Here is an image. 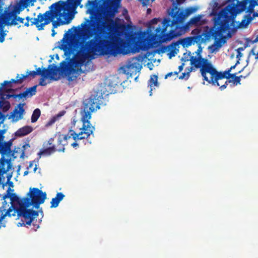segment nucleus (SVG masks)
<instances>
[{"label":"nucleus","instance_id":"nucleus-6","mask_svg":"<svg viewBox=\"0 0 258 258\" xmlns=\"http://www.w3.org/2000/svg\"><path fill=\"white\" fill-rule=\"evenodd\" d=\"M224 27L221 26L220 27L219 31H215L213 29H209V27L207 26L204 30L202 33H200L197 35L192 37H187L183 39H181L179 40L180 44H181L183 47H188L196 43H202L206 42L208 40H210V37L211 36H216L219 34V32L221 33L223 30H224Z\"/></svg>","mask_w":258,"mask_h":258},{"label":"nucleus","instance_id":"nucleus-30","mask_svg":"<svg viewBox=\"0 0 258 258\" xmlns=\"http://www.w3.org/2000/svg\"><path fill=\"white\" fill-rule=\"evenodd\" d=\"M24 81L23 78L22 77V76L21 77H20V75L19 74L17 75L16 77V79H12L10 81H5V84L8 83H16V84H22Z\"/></svg>","mask_w":258,"mask_h":258},{"label":"nucleus","instance_id":"nucleus-31","mask_svg":"<svg viewBox=\"0 0 258 258\" xmlns=\"http://www.w3.org/2000/svg\"><path fill=\"white\" fill-rule=\"evenodd\" d=\"M257 5V2L255 0H249L248 11L249 12L247 15H251L253 12L254 8L255 6ZM251 17V15H250Z\"/></svg>","mask_w":258,"mask_h":258},{"label":"nucleus","instance_id":"nucleus-55","mask_svg":"<svg viewBox=\"0 0 258 258\" xmlns=\"http://www.w3.org/2000/svg\"><path fill=\"white\" fill-rule=\"evenodd\" d=\"M54 142V139L51 138L50 139H49V140L48 141V144L50 145V146H52L53 145V143Z\"/></svg>","mask_w":258,"mask_h":258},{"label":"nucleus","instance_id":"nucleus-22","mask_svg":"<svg viewBox=\"0 0 258 258\" xmlns=\"http://www.w3.org/2000/svg\"><path fill=\"white\" fill-rule=\"evenodd\" d=\"M10 201L11 206L14 205L15 203L19 204L20 206V208L22 207V204H23V198L20 199L19 198L16 194L11 193L10 195Z\"/></svg>","mask_w":258,"mask_h":258},{"label":"nucleus","instance_id":"nucleus-48","mask_svg":"<svg viewBox=\"0 0 258 258\" xmlns=\"http://www.w3.org/2000/svg\"><path fill=\"white\" fill-rule=\"evenodd\" d=\"M176 54H177V51L170 50V52L168 53L169 58H171L172 57L175 56V55Z\"/></svg>","mask_w":258,"mask_h":258},{"label":"nucleus","instance_id":"nucleus-27","mask_svg":"<svg viewBox=\"0 0 258 258\" xmlns=\"http://www.w3.org/2000/svg\"><path fill=\"white\" fill-rule=\"evenodd\" d=\"M37 85H35L32 87H30L29 88H27L25 91H24L25 94L26 95L27 97H32V96L36 94V89H37Z\"/></svg>","mask_w":258,"mask_h":258},{"label":"nucleus","instance_id":"nucleus-62","mask_svg":"<svg viewBox=\"0 0 258 258\" xmlns=\"http://www.w3.org/2000/svg\"><path fill=\"white\" fill-rule=\"evenodd\" d=\"M55 34H56V32H55L54 29L52 28V34H51L52 36H54Z\"/></svg>","mask_w":258,"mask_h":258},{"label":"nucleus","instance_id":"nucleus-19","mask_svg":"<svg viewBox=\"0 0 258 258\" xmlns=\"http://www.w3.org/2000/svg\"><path fill=\"white\" fill-rule=\"evenodd\" d=\"M64 197V195L62 192H58L57 193L56 197L54 198H52L50 204L51 206L50 207L51 208H56L60 202L62 200L63 198Z\"/></svg>","mask_w":258,"mask_h":258},{"label":"nucleus","instance_id":"nucleus-43","mask_svg":"<svg viewBox=\"0 0 258 258\" xmlns=\"http://www.w3.org/2000/svg\"><path fill=\"white\" fill-rule=\"evenodd\" d=\"M236 74L237 73H234V74H230L229 75L227 76L226 78H225V79H226V80H233L235 78V77H236Z\"/></svg>","mask_w":258,"mask_h":258},{"label":"nucleus","instance_id":"nucleus-56","mask_svg":"<svg viewBox=\"0 0 258 258\" xmlns=\"http://www.w3.org/2000/svg\"><path fill=\"white\" fill-rule=\"evenodd\" d=\"M246 3L244 2L241 4V9L242 11L244 10L246 8Z\"/></svg>","mask_w":258,"mask_h":258},{"label":"nucleus","instance_id":"nucleus-45","mask_svg":"<svg viewBox=\"0 0 258 258\" xmlns=\"http://www.w3.org/2000/svg\"><path fill=\"white\" fill-rule=\"evenodd\" d=\"M11 190V189L10 187L8 188L7 191V194L3 196L4 200H5L6 198H10L11 192L10 191Z\"/></svg>","mask_w":258,"mask_h":258},{"label":"nucleus","instance_id":"nucleus-61","mask_svg":"<svg viewBox=\"0 0 258 258\" xmlns=\"http://www.w3.org/2000/svg\"><path fill=\"white\" fill-rule=\"evenodd\" d=\"M237 57H240L242 56V54L241 52H240V51H237Z\"/></svg>","mask_w":258,"mask_h":258},{"label":"nucleus","instance_id":"nucleus-49","mask_svg":"<svg viewBox=\"0 0 258 258\" xmlns=\"http://www.w3.org/2000/svg\"><path fill=\"white\" fill-rule=\"evenodd\" d=\"M184 65V63H182L181 65L179 66V67H178L179 71L178 72H174V74L177 75L179 72H181L183 70Z\"/></svg>","mask_w":258,"mask_h":258},{"label":"nucleus","instance_id":"nucleus-33","mask_svg":"<svg viewBox=\"0 0 258 258\" xmlns=\"http://www.w3.org/2000/svg\"><path fill=\"white\" fill-rule=\"evenodd\" d=\"M202 17L201 15H198L191 18L189 21L190 24H197L201 20Z\"/></svg>","mask_w":258,"mask_h":258},{"label":"nucleus","instance_id":"nucleus-34","mask_svg":"<svg viewBox=\"0 0 258 258\" xmlns=\"http://www.w3.org/2000/svg\"><path fill=\"white\" fill-rule=\"evenodd\" d=\"M37 75L35 71H27L26 75H22L23 80L27 78L29 76L34 78Z\"/></svg>","mask_w":258,"mask_h":258},{"label":"nucleus","instance_id":"nucleus-40","mask_svg":"<svg viewBox=\"0 0 258 258\" xmlns=\"http://www.w3.org/2000/svg\"><path fill=\"white\" fill-rule=\"evenodd\" d=\"M2 90H3V93H13L16 90V89H13V88L8 89V88H7V87L3 88Z\"/></svg>","mask_w":258,"mask_h":258},{"label":"nucleus","instance_id":"nucleus-57","mask_svg":"<svg viewBox=\"0 0 258 258\" xmlns=\"http://www.w3.org/2000/svg\"><path fill=\"white\" fill-rule=\"evenodd\" d=\"M173 74L174 73L173 72L168 73L167 74L165 75V79H167L168 77H171Z\"/></svg>","mask_w":258,"mask_h":258},{"label":"nucleus","instance_id":"nucleus-64","mask_svg":"<svg viewBox=\"0 0 258 258\" xmlns=\"http://www.w3.org/2000/svg\"><path fill=\"white\" fill-rule=\"evenodd\" d=\"M258 42V36L254 39L252 41V43H256Z\"/></svg>","mask_w":258,"mask_h":258},{"label":"nucleus","instance_id":"nucleus-47","mask_svg":"<svg viewBox=\"0 0 258 258\" xmlns=\"http://www.w3.org/2000/svg\"><path fill=\"white\" fill-rule=\"evenodd\" d=\"M198 44H199V47H198V50L196 51V53H197V55H198V56H199L200 55H201L200 54L202 52V48L201 46V43H198Z\"/></svg>","mask_w":258,"mask_h":258},{"label":"nucleus","instance_id":"nucleus-24","mask_svg":"<svg viewBox=\"0 0 258 258\" xmlns=\"http://www.w3.org/2000/svg\"><path fill=\"white\" fill-rule=\"evenodd\" d=\"M56 151V149L55 146L52 145L47 148L42 149L39 153V155L48 156L55 152Z\"/></svg>","mask_w":258,"mask_h":258},{"label":"nucleus","instance_id":"nucleus-37","mask_svg":"<svg viewBox=\"0 0 258 258\" xmlns=\"http://www.w3.org/2000/svg\"><path fill=\"white\" fill-rule=\"evenodd\" d=\"M191 52L189 51V52L187 53H184L183 54V57L181 59L182 60H183L184 61H190V59H191Z\"/></svg>","mask_w":258,"mask_h":258},{"label":"nucleus","instance_id":"nucleus-23","mask_svg":"<svg viewBox=\"0 0 258 258\" xmlns=\"http://www.w3.org/2000/svg\"><path fill=\"white\" fill-rule=\"evenodd\" d=\"M153 85L155 86H158V76L157 75H152L151 76L150 80L148 81V86L150 87V95L152 94Z\"/></svg>","mask_w":258,"mask_h":258},{"label":"nucleus","instance_id":"nucleus-9","mask_svg":"<svg viewBox=\"0 0 258 258\" xmlns=\"http://www.w3.org/2000/svg\"><path fill=\"white\" fill-rule=\"evenodd\" d=\"M62 61H61L60 63H61ZM60 66H61V63H60ZM60 69V72L62 73H64V75L67 77L68 80L69 81H73V80H69V76L67 75V73L65 72H63L61 68V67H59V68L57 67V66L53 64L52 65H49L47 69L43 68L42 70L41 68H38L37 69L36 73L37 75H41L42 77L44 78H48L51 80H57L58 78H54V76L57 75V72L58 71V69Z\"/></svg>","mask_w":258,"mask_h":258},{"label":"nucleus","instance_id":"nucleus-35","mask_svg":"<svg viewBox=\"0 0 258 258\" xmlns=\"http://www.w3.org/2000/svg\"><path fill=\"white\" fill-rule=\"evenodd\" d=\"M179 44H180V42L179 41L172 43L170 45H169L168 46L169 50H173L174 51H176V50H177L176 49V46H178Z\"/></svg>","mask_w":258,"mask_h":258},{"label":"nucleus","instance_id":"nucleus-38","mask_svg":"<svg viewBox=\"0 0 258 258\" xmlns=\"http://www.w3.org/2000/svg\"><path fill=\"white\" fill-rule=\"evenodd\" d=\"M66 15L69 17L68 20H67L66 22L64 21H62L61 22V24H68L70 22V21L74 18V15L73 14H68V13H66Z\"/></svg>","mask_w":258,"mask_h":258},{"label":"nucleus","instance_id":"nucleus-44","mask_svg":"<svg viewBox=\"0 0 258 258\" xmlns=\"http://www.w3.org/2000/svg\"><path fill=\"white\" fill-rule=\"evenodd\" d=\"M12 83H6V84H5V81L1 84V90H2L3 88H6V86H7L8 87H12Z\"/></svg>","mask_w":258,"mask_h":258},{"label":"nucleus","instance_id":"nucleus-5","mask_svg":"<svg viewBox=\"0 0 258 258\" xmlns=\"http://www.w3.org/2000/svg\"><path fill=\"white\" fill-rule=\"evenodd\" d=\"M202 71L204 80L213 86H218L220 85L219 81L229 75L231 69L230 68L224 71L218 72L211 63H208L203 67Z\"/></svg>","mask_w":258,"mask_h":258},{"label":"nucleus","instance_id":"nucleus-26","mask_svg":"<svg viewBox=\"0 0 258 258\" xmlns=\"http://www.w3.org/2000/svg\"><path fill=\"white\" fill-rule=\"evenodd\" d=\"M42 17H41L40 13L37 15V17L36 18H33L32 21L31 22V25H36L38 30H42L43 29H41L39 26L40 25L39 23H43V19H42Z\"/></svg>","mask_w":258,"mask_h":258},{"label":"nucleus","instance_id":"nucleus-12","mask_svg":"<svg viewBox=\"0 0 258 258\" xmlns=\"http://www.w3.org/2000/svg\"><path fill=\"white\" fill-rule=\"evenodd\" d=\"M141 62V58L140 56L132 58L131 60H128L126 64L127 71L131 74L139 72L142 68Z\"/></svg>","mask_w":258,"mask_h":258},{"label":"nucleus","instance_id":"nucleus-53","mask_svg":"<svg viewBox=\"0 0 258 258\" xmlns=\"http://www.w3.org/2000/svg\"><path fill=\"white\" fill-rule=\"evenodd\" d=\"M11 98H14V94H6V97H5V99H10Z\"/></svg>","mask_w":258,"mask_h":258},{"label":"nucleus","instance_id":"nucleus-41","mask_svg":"<svg viewBox=\"0 0 258 258\" xmlns=\"http://www.w3.org/2000/svg\"><path fill=\"white\" fill-rule=\"evenodd\" d=\"M26 96L24 92L21 93L19 94H14V98H19V99H22L23 98H26Z\"/></svg>","mask_w":258,"mask_h":258},{"label":"nucleus","instance_id":"nucleus-39","mask_svg":"<svg viewBox=\"0 0 258 258\" xmlns=\"http://www.w3.org/2000/svg\"><path fill=\"white\" fill-rule=\"evenodd\" d=\"M189 72L187 73H182L181 75L179 76V79L180 80H182L184 79L185 80H187L189 78Z\"/></svg>","mask_w":258,"mask_h":258},{"label":"nucleus","instance_id":"nucleus-32","mask_svg":"<svg viewBox=\"0 0 258 258\" xmlns=\"http://www.w3.org/2000/svg\"><path fill=\"white\" fill-rule=\"evenodd\" d=\"M0 106L4 112H6L10 109L11 104L8 101H0Z\"/></svg>","mask_w":258,"mask_h":258},{"label":"nucleus","instance_id":"nucleus-4","mask_svg":"<svg viewBox=\"0 0 258 258\" xmlns=\"http://www.w3.org/2000/svg\"><path fill=\"white\" fill-rule=\"evenodd\" d=\"M68 2L60 1L52 4L50 8L54 10L47 11L44 14L40 13L41 17L43 19V22L40 24L39 27L41 29H44L45 25L49 24L52 20L58 16H61V12L66 11L70 9L75 11L81 3V0H67Z\"/></svg>","mask_w":258,"mask_h":258},{"label":"nucleus","instance_id":"nucleus-59","mask_svg":"<svg viewBox=\"0 0 258 258\" xmlns=\"http://www.w3.org/2000/svg\"><path fill=\"white\" fill-rule=\"evenodd\" d=\"M147 65L150 70H152L153 69L152 67L153 66V64L152 63H148Z\"/></svg>","mask_w":258,"mask_h":258},{"label":"nucleus","instance_id":"nucleus-60","mask_svg":"<svg viewBox=\"0 0 258 258\" xmlns=\"http://www.w3.org/2000/svg\"><path fill=\"white\" fill-rule=\"evenodd\" d=\"M71 146L72 147H73L74 148H75V147L78 146V144L76 142H74V143L72 144Z\"/></svg>","mask_w":258,"mask_h":258},{"label":"nucleus","instance_id":"nucleus-20","mask_svg":"<svg viewBox=\"0 0 258 258\" xmlns=\"http://www.w3.org/2000/svg\"><path fill=\"white\" fill-rule=\"evenodd\" d=\"M32 131V128L30 126H25L19 128L16 132V135L18 137L26 136Z\"/></svg>","mask_w":258,"mask_h":258},{"label":"nucleus","instance_id":"nucleus-28","mask_svg":"<svg viewBox=\"0 0 258 258\" xmlns=\"http://www.w3.org/2000/svg\"><path fill=\"white\" fill-rule=\"evenodd\" d=\"M41 114V111L40 110L39 108L35 109L32 113V115L31 116V122L32 123H34L37 121L39 117H40Z\"/></svg>","mask_w":258,"mask_h":258},{"label":"nucleus","instance_id":"nucleus-54","mask_svg":"<svg viewBox=\"0 0 258 258\" xmlns=\"http://www.w3.org/2000/svg\"><path fill=\"white\" fill-rule=\"evenodd\" d=\"M158 19L154 18V19H153L152 20H151L150 23L151 24H157V22H158Z\"/></svg>","mask_w":258,"mask_h":258},{"label":"nucleus","instance_id":"nucleus-14","mask_svg":"<svg viewBox=\"0 0 258 258\" xmlns=\"http://www.w3.org/2000/svg\"><path fill=\"white\" fill-rule=\"evenodd\" d=\"M25 103H19L17 107H16L11 115L9 117V119L13 118L15 121H17L20 119L23 118V114L25 112L24 106Z\"/></svg>","mask_w":258,"mask_h":258},{"label":"nucleus","instance_id":"nucleus-25","mask_svg":"<svg viewBox=\"0 0 258 258\" xmlns=\"http://www.w3.org/2000/svg\"><path fill=\"white\" fill-rule=\"evenodd\" d=\"M12 143L10 142L0 143V153L4 155L10 150Z\"/></svg>","mask_w":258,"mask_h":258},{"label":"nucleus","instance_id":"nucleus-42","mask_svg":"<svg viewBox=\"0 0 258 258\" xmlns=\"http://www.w3.org/2000/svg\"><path fill=\"white\" fill-rule=\"evenodd\" d=\"M47 78L42 77L39 80V85L42 86H46L47 85V83H46L45 79Z\"/></svg>","mask_w":258,"mask_h":258},{"label":"nucleus","instance_id":"nucleus-15","mask_svg":"<svg viewBox=\"0 0 258 258\" xmlns=\"http://www.w3.org/2000/svg\"><path fill=\"white\" fill-rule=\"evenodd\" d=\"M2 8L0 6V30H3V28L4 27L5 25L10 26V25H18L17 21H19L21 23H24V19L20 17L16 16L15 18H13L11 20V21H4L3 22L2 21Z\"/></svg>","mask_w":258,"mask_h":258},{"label":"nucleus","instance_id":"nucleus-8","mask_svg":"<svg viewBox=\"0 0 258 258\" xmlns=\"http://www.w3.org/2000/svg\"><path fill=\"white\" fill-rule=\"evenodd\" d=\"M29 207H26L25 205H23L22 204V207L20 208L19 212V217H22V219L21 220L22 222L23 225H30L31 223L33 224V225L34 226L35 230H36L37 228L39 227V224L40 223V221H38V223H37V220L35 222L34 219L38 216V212L37 211H34L32 209H28L27 208Z\"/></svg>","mask_w":258,"mask_h":258},{"label":"nucleus","instance_id":"nucleus-29","mask_svg":"<svg viewBox=\"0 0 258 258\" xmlns=\"http://www.w3.org/2000/svg\"><path fill=\"white\" fill-rule=\"evenodd\" d=\"M6 163V160L3 157H2L0 159V176L3 175L7 171V170L5 169V166Z\"/></svg>","mask_w":258,"mask_h":258},{"label":"nucleus","instance_id":"nucleus-50","mask_svg":"<svg viewBox=\"0 0 258 258\" xmlns=\"http://www.w3.org/2000/svg\"><path fill=\"white\" fill-rule=\"evenodd\" d=\"M6 35V34L5 33V32H3L1 34V36H0V42H3L5 40V37Z\"/></svg>","mask_w":258,"mask_h":258},{"label":"nucleus","instance_id":"nucleus-21","mask_svg":"<svg viewBox=\"0 0 258 258\" xmlns=\"http://www.w3.org/2000/svg\"><path fill=\"white\" fill-rule=\"evenodd\" d=\"M232 83L234 85H237L238 84H240V80L239 79V77H235V78L233 80H226L224 82V83L222 85L218 86L219 87V89L221 91L224 90L226 88L228 83Z\"/></svg>","mask_w":258,"mask_h":258},{"label":"nucleus","instance_id":"nucleus-52","mask_svg":"<svg viewBox=\"0 0 258 258\" xmlns=\"http://www.w3.org/2000/svg\"><path fill=\"white\" fill-rule=\"evenodd\" d=\"M65 113H66L65 111H62L60 112L58 114H57V115L55 117L57 119L59 117L63 116L64 114Z\"/></svg>","mask_w":258,"mask_h":258},{"label":"nucleus","instance_id":"nucleus-11","mask_svg":"<svg viewBox=\"0 0 258 258\" xmlns=\"http://www.w3.org/2000/svg\"><path fill=\"white\" fill-rule=\"evenodd\" d=\"M155 31V37H157L159 41L161 43L170 41L178 36V34L175 30H171L168 33H166V29L165 28L161 29L160 27L157 28Z\"/></svg>","mask_w":258,"mask_h":258},{"label":"nucleus","instance_id":"nucleus-51","mask_svg":"<svg viewBox=\"0 0 258 258\" xmlns=\"http://www.w3.org/2000/svg\"><path fill=\"white\" fill-rule=\"evenodd\" d=\"M59 25V23L57 21H53L52 22L53 29L57 28Z\"/></svg>","mask_w":258,"mask_h":258},{"label":"nucleus","instance_id":"nucleus-1","mask_svg":"<svg viewBox=\"0 0 258 258\" xmlns=\"http://www.w3.org/2000/svg\"><path fill=\"white\" fill-rule=\"evenodd\" d=\"M113 27V21L108 19L102 23L101 28L95 33L93 39L87 42H80V48L74 58L67 57L61 63L63 72H67L69 80H75L81 73H84L81 68L86 59L91 56L99 53L101 55H116L119 53V47L114 42L113 37L108 31Z\"/></svg>","mask_w":258,"mask_h":258},{"label":"nucleus","instance_id":"nucleus-3","mask_svg":"<svg viewBox=\"0 0 258 258\" xmlns=\"http://www.w3.org/2000/svg\"><path fill=\"white\" fill-rule=\"evenodd\" d=\"M99 108V106L95 101L94 99L90 97L84 102V109L82 113L81 120L83 126L80 128L81 131L76 133L74 131L70 130L69 134L60 135L58 139L56 150L58 152H64V146L68 144L67 141L72 137L75 141L87 139L95 131V127L91 125L89 120L91 117V113Z\"/></svg>","mask_w":258,"mask_h":258},{"label":"nucleus","instance_id":"nucleus-16","mask_svg":"<svg viewBox=\"0 0 258 258\" xmlns=\"http://www.w3.org/2000/svg\"><path fill=\"white\" fill-rule=\"evenodd\" d=\"M190 64L193 65L196 68H201L200 71L201 75H202V69L203 67L208 63H211L206 58H202L201 55H200L198 57L191 56V59H190Z\"/></svg>","mask_w":258,"mask_h":258},{"label":"nucleus","instance_id":"nucleus-2","mask_svg":"<svg viewBox=\"0 0 258 258\" xmlns=\"http://www.w3.org/2000/svg\"><path fill=\"white\" fill-rule=\"evenodd\" d=\"M216 6L213 9L212 14L214 16L217 15V18L214 22L213 27L209 29H213L215 31H219L220 27L224 26V30L221 33L219 32L218 35L216 36H211L210 39H214V43L209 47L212 52L217 50L225 42L222 39H218V37H222L227 32H230L236 31L239 28H245L252 20L250 15H246L244 19L240 23L235 21L237 13L235 12L233 7H226L221 9L218 13L216 7L218 4H215Z\"/></svg>","mask_w":258,"mask_h":258},{"label":"nucleus","instance_id":"nucleus-10","mask_svg":"<svg viewBox=\"0 0 258 258\" xmlns=\"http://www.w3.org/2000/svg\"><path fill=\"white\" fill-rule=\"evenodd\" d=\"M20 208L12 205L9 207V205L4 201L3 205L0 207V228L1 227L2 221L7 216L11 217L15 216L17 214L19 217Z\"/></svg>","mask_w":258,"mask_h":258},{"label":"nucleus","instance_id":"nucleus-7","mask_svg":"<svg viewBox=\"0 0 258 258\" xmlns=\"http://www.w3.org/2000/svg\"><path fill=\"white\" fill-rule=\"evenodd\" d=\"M27 195L29 198H23V205L30 207L33 205L36 209L39 208L40 205L43 204L46 199V194L36 187L30 188Z\"/></svg>","mask_w":258,"mask_h":258},{"label":"nucleus","instance_id":"nucleus-36","mask_svg":"<svg viewBox=\"0 0 258 258\" xmlns=\"http://www.w3.org/2000/svg\"><path fill=\"white\" fill-rule=\"evenodd\" d=\"M249 54H252V55L255 56V58L256 59H258V50H257V46L254 45L252 48L251 49Z\"/></svg>","mask_w":258,"mask_h":258},{"label":"nucleus","instance_id":"nucleus-18","mask_svg":"<svg viewBox=\"0 0 258 258\" xmlns=\"http://www.w3.org/2000/svg\"><path fill=\"white\" fill-rule=\"evenodd\" d=\"M20 12V10L17 8H15L12 11H5V14H3L2 21H11L13 18H15L17 16V14H19Z\"/></svg>","mask_w":258,"mask_h":258},{"label":"nucleus","instance_id":"nucleus-58","mask_svg":"<svg viewBox=\"0 0 258 258\" xmlns=\"http://www.w3.org/2000/svg\"><path fill=\"white\" fill-rule=\"evenodd\" d=\"M185 0H176V3L178 5H180L184 2Z\"/></svg>","mask_w":258,"mask_h":258},{"label":"nucleus","instance_id":"nucleus-13","mask_svg":"<svg viewBox=\"0 0 258 258\" xmlns=\"http://www.w3.org/2000/svg\"><path fill=\"white\" fill-rule=\"evenodd\" d=\"M197 10V8L195 7H189L185 9V11L184 10H180L179 8H178L177 7V10L175 11V15H177L178 17V19L176 20L177 22H180L181 23H182L185 19L189 15L192 14V13L195 12Z\"/></svg>","mask_w":258,"mask_h":258},{"label":"nucleus","instance_id":"nucleus-17","mask_svg":"<svg viewBox=\"0 0 258 258\" xmlns=\"http://www.w3.org/2000/svg\"><path fill=\"white\" fill-rule=\"evenodd\" d=\"M177 10L176 6H175L174 7V8L172 9L171 15V17L173 18L172 20H171L170 19H168V18H166L164 20V21L163 22V28H165V29H166L169 26H173L177 24L181 23L180 22L176 21V20L178 19V17L177 15H176L174 16V15H175V10Z\"/></svg>","mask_w":258,"mask_h":258},{"label":"nucleus","instance_id":"nucleus-46","mask_svg":"<svg viewBox=\"0 0 258 258\" xmlns=\"http://www.w3.org/2000/svg\"><path fill=\"white\" fill-rule=\"evenodd\" d=\"M56 119H57V118L55 116L53 117V118H51V119L48 122V123H47V125H50L52 124L53 123H54L55 122Z\"/></svg>","mask_w":258,"mask_h":258},{"label":"nucleus","instance_id":"nucleus-63","mask_svg":"<svg viewBox=\"0 0 258 258\" xmlns=\"http://www.w3.org/2000/svg\"><path fill=\"white\" fill-rule=\"evenodd\" d=\"M26 19L27 20L28 22H29V21L32 20L33 18H30L29 16H27L26 17Z\"/></svg>","mask_w":258,"mask_h":258}]
</instances>
